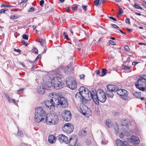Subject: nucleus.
Masks as SVG:
<instances>
[{"label": "nucleus", "instance_id": "3c124183", "mask_svg": "<svg viewBox=\"0 0 146 146\" xmlns=\"http://www.w3.org/2000/svg\"><path fill=\"white\" fill-rule=\"evenodd\" d=\"M22 44L23 45H25V46H27V43H26L24 40H22Z\"/></svg>", "mask_w": 146, "mask_h": 146}, {"label": "nucleus", "instance_id": "de8ad7c7", "mask_svg": "<svg viewBox=\"0 0 146 146\" xmlns=\"http://www.w3.org/2000/svg\"><path fill=\"white\" fill-rule=\"evenodd\" d=\"M80 78L82 79H84L85 75L84 74H82L80 76Z\"/></svg>", "mask_w": 146, "mask_h": 146}, {"label": "nucleus", "instance_id": "6e6552de", "mask_svg": "<svg viewBox=\"0 0 146 146\" xmlns=\"http://www.w3.org/2000/svg\"><path fill=\"white\" fill-rule=\"evenodd\" d=\"M62 130L68 134L70 133L74 130V126L71 124L67 123L65 124L62 128Z\"/></svg>", "mask_w": 146, "mask_h": 146}, {"label": "nucleus", "instance_id": "69168bd1", "mask_svg": "<svg viewBox=\"0 0 146 146\" xmlns=\"http://www.w3.org/2000/svg\"><path fill=\"white\" fill-rule=\"evenodd\" d=\"M32 65V68H31V70H34V66H35V65H34V64H33Z\"/></svg>", "mask_w": 146, "mask_h": 146}, {"label": "nucleus", "instance_id": "39448f33", "mask_svg": "<svg viewBox=\"0 0 146 146\" xmlns=\"http://www.w3.org/2000/svg\"><path fill=\"white\" fill-rule=\"evenodd\" d=\"M119 88L118 87L116 86L113 85H108L107 86V90L106 91L107 95L109 97L112 98L113 96V92H116L117 89Z\"/></svg>", "mask_w": 146, "mask_h": 146}, {"label": "nucleus", "instance_id": "49530a36", "mask_svg": "<svg viewBox=\"0 0 146 146\" xmlns=\"http://www.w3.org/2000/svg\"><path fill=\"white\" fill-rule=\"evenodd\" d=\"M14 50L15 51V52H18L19 53H21V50H20V49H14Z\"/></svg>", "mask_w": 146, "mask_h": 146}, {"label": "nucleus", "instance_id": "79ce46f5", "mask_svg": "<svg viewBox=\"0 0 146 146\" xmlns=\"http://www.w3.org/2000/svg\"><path fill=\"white\" fill-rule=\"evenodd\" d=\"M35 9L33 7H32L29 9V10H28L29 12H31V11H34Z\"/></svg>", "mask_w": 146, "mask_h": 146}, {"label": "nucleus", "instance_id": "2eb2a0df", "mask_svg": "<svg viewBox=\"0 0 146 146\" xmlns=\"http://www.w3.org/2000/svg\"><path fill=\"white\" fill-rule=\"evenodd\" d=\"M58 137L61 143L64 142L66 144H68V138L64 135L62 134L59 135Z\"/></svg>", "mask_w": 146, "mask_h": 146}, {"label": "nucleus", "instance_id": "1a4fd4ad", "mask_svg": "<svg viewBox=\"0 0 146 146\" xmlns=\"http://www.w3.org/2000/svg\"><path fill=\"white\" fill-rule=\"evenodd\" d=\"M80 111L84 115H89L91 114L90 109L84 104H83L82 107H80Z\"/></svg>", "mask_w": 146, "mask_h": 146}, {"label": "nucleus", "instance_id": "4be33fe9", "mask_svg": "<svg viewBox=\"0 0 146 146\" xmlns=\"http://www.w3.org/2000/svg\"><path fill=\"white\" fill-rule=\"evenodd\" d=\"M106 124L108 128L111 127L113 125V123L110 120H107L106 121Z\"/></svg>", "mask_w": 146, "mask_h": 146}, {"label": "nucleus", "instance_id": "5701e85b", "mask_svg": "<svg viewBox=\"0 0 146 146\" xmlns=\"http://www.w3.org/2000/svg\"><path fill=\"white\" fill-rule=\"evenodd\" d=\"M87 134L86 131L84 129L82 130L79 133V135L82 137H84Z\"/></svg>", "mask_w": 146, "mask_h": 146}, {"label": "nucleus", "instance_id": "8fccbe9b", "mask_svg": "<svg viewBox=\"0 0 146 146\" xmlns=\"http://www.w3.org/2000/svg\"><path fill=\"white\" fill-rule=\"evenodd\" d=\"M80 48H78L77 49L79 51H80L81 50V48L82 47V45L81 43H80Z\"/></svg>", "mask_w": 146, "mask_h": 146}, {"label": "nucleus", "instance_id": "72a5a7b5", "mask_svg": "<svg viewBox=\"0 0 146 146\" xmlns=\"http://www.w3.org/2000/svg\"><path fill=\"white\" fill-rule=\"evenodd\" d=\"M36 54H38V51L36 48L35 47L32 50Z\"/></svg>", "mask_w": 146, "mask_h": 146}, {"label": "nucleus", "instance_id": "680f3d73", "mask_svg": "<svg viewBox=\"0 0 146 146\" xmlns=\"http://www.w3.org/2000/svg\"><path fill=\"white\" fill-rule=\"evenodd\" d=\"M138 63V62H133L132 63V64L133 65H135Z\"/></svg>", "mask_w": 146, "mask_h": 146}, {"label": "nucleus", "instance_id": "393cba45", "mask_svg": "<svg viewBox=\"0 0 146 146\" xmlns=\"http://www.w3.org/2000/svg\"><path fill=\"white\" fill-rule=\"evenodd\" d=\"M18 133L17 134V135L19 137H21L23 136V132L22 130H20L19 129L18 127Z\"/></svg>", "mask_w": 146, "mask_h": 146}, {"label": "nucleus", "instance_id": "f3484780", "mask_svg": "<svg viewBox=\"0 0 146 146\" xmlns=\"http://www.w3.org/2000/svg\"><path fill=\"white\" fill-rule=\"evenodd\" d=\"M45 117V120L46 123L49 125H52L54 124L53 123V121L52 119V116L50 115V114L49 115H47Z\"/></svg>", "mask_w": 146, "mask_h": 146}, {"label": "nucleus", "instance_id": "473e14b6", "mask_svg": "<svg viewBox=\"0 0 146 146\" xmlns=\"http://www.w3.org/2000/svg\"><path fill=\"white\" fill-rule=\"evenodd\" d=\"M78 5L77 4H75L73 6L72 8L73 10L74 11L76 10L78 8Z\"/></svg>", "mask_w": 146, "mask_h": 146}, {"label": "nucleus", "instance_id": "c03bdc74", "mask_svg": "<svg viewBox=\"0 0 146 146\" xmlns=\"http://www.w3.org/2000/svg\"><path fill=\"white\" fill-rule=\"evenodd\" d=\"M41 57V54H40L38 55L36 57L35 59V61L36 60L40 58Z\"/></svg>", "mask_w": 146, "mask_h": 146}, {"label": "nucleus", "instance_id": "2f4dec72", "mask_svg": "<svg viewBox=\"0 0 146 146\" xmlns=\"http://www.w3.org/2000/svg\"><path fill=\"white\" fill-rule=\"evenodd\" d=\"M122 68L124 70H126L127 69H130V67L126 66L125 65H123L122 66Z\"/></svg>", "mask_w": 146, "mask_h": 146}, {"label": "nucleus", "instance_id": "412c9836", "mask_svg": "<svg viewBox=\"0 0 146 146\" xmlns=\"http://www.w3.org/2000/svg\"><path fill=\"white\" fill-rule=\"evenodd\" d=\"M38 117H37V120L36 119V114L35 113V120L36 122H37L38 123H39L41 122L42 121L44 120L45 119V117H44L40 116H38Z\"/></svg>", "mask_w": 146, "mask_h": 146}, {"label": "nucleus", "instance_id": "4c0bfd02", "mask_svg": "<svg viewBox=\"0 0 146 146\" xmlns=\"http://www.w3.org/2000/svg\"><path fill=\"white\" fill-rule=\"evenodd\" d=\"M23 38L26 39V40H28V37L25 34L23 35L22 36Z\"/></svg>", "mask_w": 146, "mask_h": 146}, {"label": "nucleus", "instance_id": "bb28decb", "mask_svg": "<svg viewBox=\"0 0 146 146\" xmlns=\"http://www.w3.org/2000/svg\"><path fill=\"white\" fill-rule=\"evenodd\" d=\"M53 84L52 83V80H51V82H48L46 84V86L48 88L52 87L53 88Z\"/></svg>", "mask_w": 146, "mask_h": 146}, {"label": "nucleus", "instance_id": "c9c22d12", "mask_svg": "<svg viewBox=\"0 0 146 146\" xmlns=\"http://www.w3.org/2000/svg\"><path fill=\"white\" fill-rule=\"evenodd\" d=\"M111 25L115 29H119V27L116 25L114 24H111Z\"/></svg>", "mask_w": 146, "mask_h": 146}, {"label": "nucleus", "instance_id": "b1692460", "mask_svg": "<svg viewBox=\"0 0 146 146\" xmlns=\"http://www.w3.org/2000/svg\"><path fill=\"white\" fill-rule=\"evenodd\" d=\"M133 95L136 97L139 98L141 96V94L140 92H135L133 94Z\"/></svg>", "mask_w": 146, "mask_h": 146}, {"label": "nucleus", "instance_id": "338daca9", "mask_svg": "<svg viewBox=\"0 0 146 146\" xmlns=\"http://www.w3.org/2000/svg\"><path fill=\"white\" fill-rule=\"evenodd\" d=\"M5 97L7 99L9 97L7 94H5Z\"/></svg>", "mask_w": 146, "mask_h": 146}, {"label": "nucleus", "instance_id": "20e7f679", "mask_svg": "<svg viewBox=\"0 0 146 146\" xmlns=\"http://www.w3.org/2000/svg\"><path fill=\"white\" fill-rule=\"evenodd\" d=\"M58 97L56 100H54L56 106L60 105L63 108H66L68 106V103L66 99L64 97H60L59 95L56 94Z\"/></svg>", "mask_w": 146, "mask_h": 146}, {"label": "nucleus", "instance_id": "f8f14e48", "mask_svg": "<svg viewBox=\"0 0 146 146\" xmlns=\"http://www.w3.org/2000/svg\"><path fill=\"white\" fill-rule=\"evenodd\" d=\"M127 140L128 142L134 144H138L140 142L139 138L135 135H132L130 138H127Z\"/></svg>", "mask_w": 146, "mask_h": 146}, {"label": "nucleus", "instance_id": "0eeeda50", "mask_svg": "<svg viewBox=\"0 0 146 146\" xmlns=\"http://www.w3.org/2000/svg\"><path fill=\"white\" fill-rule=\"evenodd\" d=\"M66 84L67 86L72 90H74L77 87V83L74 79L71 78L66 80Z\"/></svg>", "mask_w": 146, "mask_h": 146}, {"label": "nucleus", "instance_id": "13d9d810", "mask_svg": "<svg viewBox=\"0 0 146 146\" xmlns=\"http://www.w3.org/2000/svg\"><path fill=\"white\" fill-rule=\"evenodd\" d=\"M0 13H5V11L4 9H1L0 11Z\"/></svg>", "mask_w": 146, "mask_h": 146}, {"label": "nucleus", "instance_id": "a878e982", "mask_svg": "<svg viewBox=\"0 0 146 146\" xmlns=\"http://www.w3.org/2000/svg\"><path fill=\"white\" fill-rule=\"evenodd\" d=\"M107 71V70L105 68H103L102 70V75H100V76L101 77L103 76H105L106 74V72Z\"/></svg>", "mask_w": 146, "mask_h": 146}, {"label": "nucleus", "instance_id": "4468645a", "mask_svg": "<svg viewBox=\"0 0 146 146\" xmlns=\"http://www.w3.org/2000/svg\"><path fill=\"white\" fill-rule=\"evenodd\" d=\"M63 116L64 119L66 121H69L71 119V114L70 111H65Z\"/></svg>", "mask_w": 146, "mask_h": 146}, {"label": "nucleus", "instance_id": "37998d69", "mask_svg": "<svg viewBox=\"0 0 146 146\" xmlns=\"http://www.w3.org/2000/svg\"><path fill=\"white\" fill-rule=\"evenodd\" d=\"M18 18V17L15 15H12L11 16V18L12 19H16Z\"/></svg>", "mask_w": 146, "mask_h": 146}, {"label": "nucleus", "instance_id": "7c9ffc66", "mask_svg": "<svg viewBox=\"0 0 146 146\" xmlns=\"http://www.w3.org/2000/svg\"><path fill=\"white\" fill-rule=\"evenodd\" d=\"M134 7L135 8H136L137 9H142V8L141 7L139 6L138 5H137L136 4H135L134 5Z\"/></svg>", "mask_w": 146, "mask_h": 146}, {"label": "nucleus", "instance_id": "774afa93", "mask_svg": "<svg viewBox=\"0 0 146 146\" xmlns=\"http://www.w3.org/2000/svg\"><path fill=\"white\" fill-rule=\"evenodd\" d=\"M66 11L67 12H68L70 11L69 8L68 7L66 8Z\"/></svg>", "mask_w": 146, "mask_h": 146}, {"label": "nucleus", "instance_id": "052dcab7", "mask_svg": "<svg viewBox=\"0 0 146 146\" xmlns=\"http://www.w3.org/2000/svg\"><path fill=\"white\" fill-rule=\"evenodd\" d=\"M95 72L96 73V74H97V75L99 74L100 73V71L99 70H96L95 71Z\"/></svg>", "mask_w": 146, "mask_h": 146}, {"label": "nucleus", "instance_id": "f704fd0d", "mask_svg": "<svg viewBox=\"0 0 146 146\" xmlns=\"http://www.w3.org/2000/svg\"><path fill=\"white\" fill-rule=\"evenodd\" d=\"M100 0H95L94 1V3L95 5L97 6L99 4Z\"/></svg>", "mask_w": 146, "mask_h": 146}, {"label": "nucleus", "instance_id": "cd10ccee", "mask_svg": "<svg viewBox=\"0 0 146 146\" xmlns=\"http://www.w3.org/2000/svg\"><path fill=\"white\" fill-rule=\"evenodd\" d=\"M114 129L115 131L116 134L118 133L119 130L118 126L117 124H116L114 126Z\"/></svg>", "mask_w": 146, "mask_h": 146}, {"label": "nucleus", "instance_id": "58836bf2", "mask_svg": "<svg viewBox=\"0 0 146 146\" xmlns=\"http://www.w3.org/2000/svg\"><path fill=\"white\" fill-rule=\"evenodd\" d=\"M125 21L126 23H127L128 24H129V25L130 24V21H129V19H128V18L126 19Z\"/></svg>", "mask_w": 146, "mask_h": 146}, {"label": "nucleus", "instance_id": "ea45409f", "mask_svg": "<svg viewBox=\"0 0 146 146\" xmlns=\"http://www.w3.org/2000/svg\"><path fill=\"white\" fill-rule=\"evenodd\" d=\"M23 90H24L23 88H21L20 89H19L17 91V93L18 94H19V93H21L23 92Z\"/></svg>", "mask_w": 146, "mask_h": 146}, {"label": "nucleus", "instance_id": "aec40b11", "mask_svg": "<svg viewBox=\"0 0 146 146\" xmlns=\"http://www.w3.org/2000/svg\"><path fill=\"white\" fill-rule=\"evenodd\" d=\"M38 93L40 94H43L45 92V87L43 86L39 87L38 88Z\"/></svg>", "mask_w": 146, "mask_h": 146}, {"label": "nucleus", "instance_id": "f257e3e1", "mask_svg": "<svg viewBox=\"0 0 146 146\" xmlns=\"http://www.w3.org/2000/svg\"><path fill=\"white\" fill-rule=\"evenodd\" d=\"M79 91L76 94L75 97L79 99L83 104H86L87 101L91 99L96 104L98 105L99 101L104 103L106 100L105 93L101 89H98L97 91L95 90L90 91L87 88L81 86L79 89Z\"/></svg>", "mask_w": 146, "mask_h": 146}, {"label": "nucleus", "instance_id": "a19ab883", "mask_svg": "<svg viewBox=\"0 0 146 146\" xmlns=\"http://www.w3.org/2000/svg\"><path fill=\"white\" fill-rule=\"evenodd\" d=\"M109 43L113 45H115V43L112 40H110L109 41Z\"/></svg>", "mask_w": 146, "mask_h": 146}, {"label": "nucleus", "instance_id": "dca6fc26", "mask_svg": "<svg viewBox=\"0 0 146 146\" xmlns=\"http://www.w3.org/2000/svg\"><path fill=\"white\" fill-rule=\"evenodd\" d=\"M115 142L117 146H128V143L126 141H123L119 139H117L116 140Z\"/></svg>", "mask_w": 146, "mask_h": 146}, {"label": "nucleus", "instance_id": "bf43d9fd", "mask_svg": "<svg viewBox=\"0 0 146 146\" xmlns=\"http://www.w3.org/2000/svg\"><path fill=\"white\" fill-rule=\"evenodd\" d=\"M119 137L120 138H123V137H124V135H123V133H121L119 134Z\"/></svg>", "mask_w": 146, "mask_h": 146}, {"label": "nucleus", "instance_id": "c85d7f7f", "mask_svg": "<svg viewBox=\"0 0 146 146\" xmlns=\"http://www.w3.org/2000/svg\"><path fill=\"white\" fill-rule=\"evenodd\" d=\"M119 13L118 15H117V17H118L120 15L123 13V11L122 9L120 7L119 8Z\"/></svg>", "mask_w": 146, "mask_h": 146}, {"label": "nucleus", "instance_id": "ddd939ff", "mask_svg": "<svg viewBox=\"0 0 146 146\" xmlns=\"http://www.w3.org/2000/svg\"><path fill=\"white\" fill-rule=\"evenodd\" d=\"M77 137L76 136H72L68 139V143H69L70 146H75L77 141Z\"/></svg>", "mask_w": 146, "mask_h": 146}, {"label": "nucleus", "instance_id": "0e129e2a", "mask_svg": "<svg viewBox=\"0 0 146 146\" xmlns=\"http://www.w3.org/2000/svg\"><path fill=\"white\" fill-rule=\"evenodd\" d=\"M127 31L130 32H131L132 31V30L131 29H128V28H127Z\"/></svg>", "mask_w": 146, "mask_h": 146}, {"label": "nucleus", "instance_id": "7ed1b4c3", "mask_svg": "<svg viewBox=\"0 0 146 146\" xmlns=\"http://www.w3.org/2000/svg\"><path fill=\"white\" fill-rule=\"evenodd\" d=\"M52 83L53 84V88L56 90H59L63 87L64 84L59 77H54L52 79Z\"/></svg>", "mask_w": 146, "mask_h": 146}, {"label": "nucleus", "instance_id": "e2e57ef3", "mask_svg": "<svg viewBox=\"0 0 146 146\" xmlns=\"http://www.w3.org/2000/svg\"><path fill=\"white\" fill-rule=\"evenodd\" d=\"M143 5L146 8V2L145 1H143Z\"/></svg>", "mask_w": 146, "mask_h": 146}, {"label": "nucleus", "instance_id": "f03ea898", "mask_svg": "<svg viewBox=\"0 0 146 146\" xmlns=\"http://www.w3.org/2000/svg\"><path fill=\"white\" fill-rule=\"evenodd\" d=\"M136 88L143 91H146V79L140 76L137 81L135 82Z\"/></svg>", "mask_w": 146, "mask_h": 146}, {"label": "nucleus", "instance_id": "9b49d317", "mask_svg": "<svg viewBox=\"0 0 146 146\" xmlns=\"http://www.w3.org/2000/svg\"><path fill=\"white\" fill-rule=\"evenodd\" d=\"M117 94L121 96L120 97L123 100H125L127 98V91L125 90L117 89Z\"/></svg>", "mask_w": 146, "mask_h": 146}, {"label": "nucleus", "instance_id": "e433bc0d", "mask_svg": "<svg viewBox=\"0 0 146 146\" xmlns=\"http://www.w3.org/2000/svg\"><path fill=\"white\" fill-rule=\"evenodd\" d=\"M38 42H40V44L41 46H43L44 43V40L43 39H42L40 41H38Z\"/></svg>", "mask_w": 146, "mask_h": 146}, {"label": "nucleus", "instance_id": "a211bd4d", "mask_svg": "<svg viewBox=\"0 0 146 146\" xmlns=\"http://www.w3.org/2000/svg\"><path fill=\"white\" fill-rule=\"evenodd\" d=\"M50 115H52V119L53 121V123H54V124H56L58 119L57 115H56L54 112L50 113Z\"/></svg>", "mask_w": 146, "mask_h": 146}, {"label": "nucleus", "instance_id": "9d476101", "mask_svg": "<svg viewBox=\"0 0 146 146\" xmlns=\"http://www.w3.org/2000/svg\"><path fill=\"white\" fill-rule=\"evenodd\" d=\"M35 114L37 121L38 120L37 117H38V116L45 117L46 115V112L40 107H37L36 108V110Z\"/></svg>", "mask_w": 146, "mask_h": 146}, {"label": "nucleus", "instance_id": "c756f323", "mask_svg": "<svg viewBox=\"0 0 146 146\" xmlns=\"http://www.w3.org/2000/svg\"><path fill=\"white\" fill-rule=\"evenodd\" d=\"M12 7V6L10 5H7L5 4H3L1 5V7L2 8L3 7Z\"/></svg>", "mask_w": 146, "mask_h": 146}, {"label": "nucleus", "instance_id": "6e6d98bb", "mask_svg": "<svg viewBox=\"0 0 146 146\" xmlns=\"http://www.w3.org/2000/svg\"><path fill=\"white\" fill-rule=\"evenodd\" d=\"M27 1V0H21V1L20 3V4L23 3H25Z\"/></svg>", "mask_w": 146, "mask_h": 146}, {"label": "nucleus", "instance_id": "6ab92c4d", "mask_svg": "<svg viewBox=\"0 0 146 146\" xmlns=\"http://www.w3.org/2000/svg\"><path fill=\"white\" fill-rule=\"evenodd\" d=\"M56 139L55 137L53 135H50L48 137V141L49 142L52 143H54Z\"/></svg>", "mask_w": 146, "mask_h": 146}, {"label": "nucleus", "instance_id": "4d7b16f0", "mask_svg": "<svg viewBox=\"0 0 146 146\" xmlns=\"http://www.w3.org/2000/svg\"><path fill=\"white\" fill-rule=\"evenodd\" d=\"M13 102L15 104H17L18 102V101H17L14 99H12Z\"/></svg>", "mask_w": 146, "mask_h": 146}, {"label": "nucleus", "instance_id": "423d86ee", "mask_svg": "<svg viewBox=\"0 0 146 146\" xmlns=\"http://www.w3.org/2000/svg\"><path fill=\"white\" fill-rule=\"evenodd\" d=\"M52 96L53 97H52V98L50 100H46L45 102V104L46 107L48 108H50V109L51 108H53L55 106H56V104L55 103L54 100H56L57 98H58V97L55 94H52Z\"/></svg>", "mask_w": 146, "mask_h": 146}, {"label": "nucleus", "instance_id": "a18cd8bd", "mask_svg": "<svg viewBox=\"0 0 146 146\" xmlns=\"http://www.w3.org/2000/svg\"><path fill=\"white\" fill-rule=\"evenodd\" d=\"M124 48L126 51H128L129 50V47L127 46H125L124 47Z\"/></svg>", "mask_w": 146, "mask_h": 146}, {"label": "nucleus", "instance_id": "5fc2aeb1", "mask_svg": "<svg viewBox=\"0 0 146 146\" xmlns=\"http://www.w3.org/2000/svg\"><path fill=\"white\" fill-rule=\"evenodd\" d=\"M108 17L110 19H112V20H113L114 21H117L116 19L115 18H114V17H112L109 16V17Z\"/></svg>", "mask_w": 146, "mask_h": 146}, {"label": "nucleus", "instance_id": "864d4df0", "mask_svg": "<svg viewBox=\"0 0 146 146\" xmlns=\"http://www.w3.org/2000/svg\"><path fill=\"white\" fill-rule=\"evenodd\" d=\"M82 7L84 10L85 11H86L87 10V6H84V5H83Z\"/></svg>", "mask_w": 146, "mask_h": 146}, {"label": "nucleus", "instance_id": "603ef678", "mask_svg": "<svg viewBox=\"0 0 146 146\" xmlns=\"http://www.w3.org/2000/svg\"><path fill=\"white\" fill-rule=\"evenodd\" d=\"M124 121L125 122V123H124L123 124H122V125L123 126H127L128 125V123H127L126 120H124Z\"/></svg>", "mask_w": 146, "mask_h": 146}, {"label": "nucleus", "instance_id": "09e8293b", "mask_svg": "<svg viewBox=\"0 0 146 146\" xmlns=\"http://www.w3.org/2000/svg\"><path fill=\"white\" fill-rule=\"evenodd\" d=\"M44 1L43 0H41L40 2V5L41 6H42L44 4Z\"/></svg>", "mask_w": 146, "mask_h": 146}]
</instances>
